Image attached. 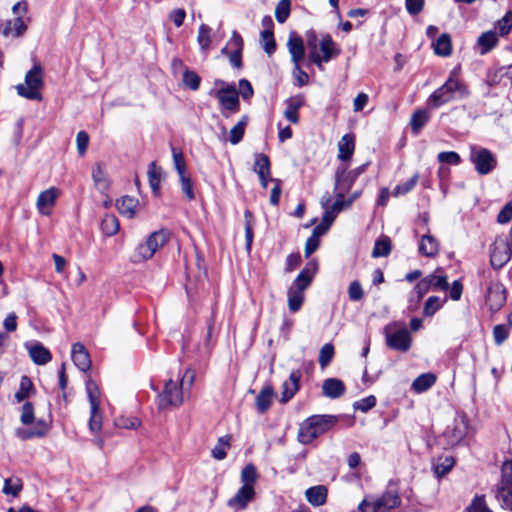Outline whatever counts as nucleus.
<instances>
[{"label": "nucleus", "mask_w": 512, "mask_h": 512, "mask_svg": "<svg viewBox=\"0 0 512 512\" xmlns=\"http://www.w3.org/2000/svg\"><path fill=\"white\" fill-rule=\"evenodd\" d=\"M291 1L281 0L275 8V17L279 23H284L290 15Z\"/></svg>", "instance_id": "obj_52"}, {"label": "nucleus", "mask_w": 512, "mask_h": 512, "mask_svg": "<svg viewBox=\"0 0 512 512\" xmlns=\"http://www.w3.org/2000/svg\"><path fill=\"white\" fill-rule=\"evenodd\" d=\"M247 123L248 117L244 115L241 117L238 123L231 128L229 133V141L232 145L238 144L243 139Z\"/></svg>", "instance_id": "obj_39"}, {"label": "nucleus", "mask_w": 512, "mask_h": 512, "mask_svg": "<svg viewBox=\"0 0 512 512\" xmlns=\"http://www.w3.org/2000/svg\"><path fill=\"white\" fill-rule=\"evenodd\" d=\"M101 230L106 236H113L119 230V221L116 216L106 214L101 221Z\"/></svg>", "instance_id": "obj_45"}, {"label": "nucleus", "mask_w": 512, "mask_h": 512, "mask_svg": "<svg viewBox=\"0 0 512 512\" xmlns=\"http://www.w3.org/2000/svg\"><path fill=\"white\" fill-rule=\"evenodd\" d=\"M368 163L362 164L359 167L347 171L346 166H339L335 172L334 190L349 191L356 179L366 171Z\"/></svg>", "instance_id": "obj_16"}, {"label": "nucleus", "mask_w": 512, "mask_h": 512, "mask_svg": "<svg viewBox=\"0 0 512 512\" xmlns=\"http://www.w3.org/2000/svg\"><path fill=\"white\" fill-rule=\"evenodd\" d=\"M322 392L324 396L336 399L344 394L345 385L340 379L328 378L322 384Z\"/></svg>", "instance_id": "obj_26"}, {"label": "nucleus", "mask_w": 512, "mask_h": 512, "mask_svg": "<svg viewBox=\"0 0 512 512\" xmlns=\"http://www.w3.org/2000/svg\"><path fill=\"white\" fill-rule=\"evenodd\" d=\"M418 178H419L418 174H415L413 177H411L406 182L397 185L392 192V196L398 197V196L405 195V194L409 193L416 186V184L418 182Z\"/></svg>", "instance_id": "obj_51"}, {"label": "nucleus", "mask_w": 512, "mask_h": 512, "mask_svg": "<svg viewBox=\"0 0 512 512\" xmlns=\"http://www.w3.org/2000/svg\"><path fill=\"white\" fill-rule=\"evenodd\" d=\"M316 268V263H308L306 267L298 274L291 286H293L295 290L302 291L304 293L305 289H307L312 282Z\"/></svg>", "instance_id": "obj_25"}, {"label": "nucleus", "mask_w": 512, "mask_h": 512, "mask_svg": "<svg viewBox=\"0 0 512 512\" xmlns=\"http://www.w3.org/2000/svg\"><path fill=\"white\" fill-rule=\"evenodd\" d=\"M34 420V406L31 402H25L21 408L20 421L23 425H31Z\"/></svg>", "instance_id": "obj_56"}, {"label": "nucleus", "mask_w": 512, "mask_h": 512, "mask_svg": "<svg viewBox=\"0 0 512 512\" xmlns=\"http://www.w3.org/2000/svg\"><path fill=\"white\" fill-rule=\"evenodd\" d=\"M427 277L430 280L429 282H431V287L434 289H439L442 291H447L449 289L447 276L438 274V270L435 273L428 275Z\"/></svg>", "instance_id": "obj_54"}, {"label": "nucleus", "mask_w": 512, "mask_h": 512, "mask_svg": "<svg viewBox=\"0 0 512 512\" xmlns=\"http://www.w3.org/2000/svg\"><path fill=\"white\" fill-rule=\"evenodd\" d=\"M138 206L139 201L131 196H123L116 202L119 213L130 219L135 217Z\"/></svg>", "instance_id": "obj_27"}, {"label": "nucleus", "mask_w": 512, "mask_h": 512, "mask_svg": "<svg viewBox=\"0 0 512 512\" xmlns=\"http://www.w3.org/2000/svg\"><path fill=\"white\" fill-rule=\"evenodd\" d=\"M391 252V240L387 236H382L379 239L376 240L372 256L374 258L378 257H386Z\"/></svg>", "instance_id": "obj_44"}, {"label": "nucleus", "mask_w": 512, "mask_h": 512, "mask_svg": "<svg viewBox=\"0 0 512 512\" xmlns=\"http://www.w3.org/2000/svg\"><path fill=\"white\" fill-rule=\"evenodd\" d=\"M288 307L290 312L295 313L300 310L304 302V293L302 291L295 290L293 286L288 289Z\"/></svg>", "instance_id": "obj_43"}, {"label": "nucleus", "mask_w": 512, "mask_h": 512, "mask_svg": "<svg viewBox=\"0 0 512 512\" xmlns=\"http://www.w3.org/2000/svg\"><path fill=\"white\" fill-rule=\"evenodd\" d=\"M261 39L263 42V49L268 54L271 55L276 50V42L274 39L273 31H262Z\"/></svg>", "instance_id": "obj_57"}, {"label": "nucleus", "mask_w": 512, "mask_h": 512, "mask_svg": "<svg viewBox=\"0 0 512 512\" xmlns=\"http://www.w3.org/2000/svg\"><path fill=\"white\" fill-rule=\"evenodd\" d=\"M376 403V397L370 395L368 397L360 399L359 401H356L353 406L355 410H359L365 413L371 410L373 407H375Z\"/></svg>", "instance_id": "obj_60"}, {"label": "nucleus", "mask_w": 512, "mask_h": 512, "mask_svg": "<svg viewBox=\"0 0 512 512\" xmlns=\"http://www.w3.org/2000/svg\"><path fill=\"white\" fill-rule=\"evenodd\" d=\"M471 431L468 416L464 412H458L454 418L453 424L444 432L447 442L454 446L460 444Z\"/></svg>", "instance_id": "obj_14"}, {"label": "nucleus", "mask_w": 512, "mask_h": 512, "mask_svg": "<svg viewBox=\"0 0 512 512\" xmlns=\"http://www.w3.org/2000/svg\"><path fill=\"white\" fill-rule=\"evenodd\" d=\"M496 28L500 36H506L510 33L512 29V11L506 12V14L497 21Z\"/></svg>", "instance_id": "obj_55"}, {"label": "nucleus", "mask_w": 512, "mask_h": 512, "mask_svg": "<svg viewBox=\"0 0 512 512\" xmlns=\"http://www.w3.org/2000/svg\"><path fill=\"white\" fill-rule=\"evenodd\" d=\"M338 422L334 415H313L304 420L299 427L298 440L302 444H310L316 438L333 428Z\"/></svg>", "instance_id": "obj_6"}, {"label": "nucleus", "mask_w": 512, "mask_h": 512, "mask_svg": "<svg viewBox=\"0 0 512 512\" xmlns=\"http://www.w3.org/2000/svg\"><path fill=\"white\" fill-rule=\"evenodd\" d=\"M71 357L74 364L79 370L86 372L91 367V359L89 352L82 343H74L72 345Z\"/></svg>", "instance_id": "obj_20"}, {"label": "nucleus", "mask_w": 512, "mask_h": 512, "mask_svg": "<svg viewBox=\"0 0 512 512\" xmlns=\"http://www.w3.org/2000/svg\"><path fill=\"white\" fill-rule=\"evenodd\" d=\"M230 438L225 436V437H220L218 439V442L217 444L215 445V447L212 449V456L217 459V460H223L225 459L226 455H227V449L230 447Z\"/></svg>", "instance_id": "obj_49"}, {"label": "nucleus", "mask_w": 512, "mask_h": 512, "mask_svg": "<svg viewBox=\"0 0 512 512\" xmlns=\"http://www.w3.org/2000/svg\"><path fill=\"white\" fill-rule=\"evenodd\" d=\"M26 30L27 24L23 20L22 16H18L14 20H9L4 24L2 34L6 37L10 35L20 37Z\"/></svg>", "instance_id": "obj_28"}, {"label": "nucleus", "mask_w": 512, "mask_h": 512, "mask_svg": "<svg viewBox=\"0 0 512 512\" xmlns=\"http://www.w3.org/2000/svg\"><path fill=\"white\" fill-rule=\"evenodd\" d=\"M200 81V77L194 71L187 70L183 74V83L193 91L199 88Z\"/></svg>", "instance_id": "obj_63"}, {"label": "nucleus", "mask_w": 512, "mask_h": 512, "mask_svg": "<svg viewBox=\"0 0 512 512\" xmlns=\"http://www.w3.org/2000/svg\"><path fill=\"white\" fill-rule=\"evenodd\" d=\"M86 391L90 402V407L93 409L100 408V392L97 384L89 379L86 381Z\"/></svg>", "instance_id": "obj_48"}, {"label": "nucleus", "mask_w": 512, "mask_h": 512, "mask_svg": "<svg viewBox=\"0 0 512 512\" xmlns=\"http://www.w3.org/2000/svg\"><path fill=\"white\" fill-rule=\"evenodd\" d=\"M306 43L309 62L315 64L320 70H323V63H328L340 54V50L329 34L322 35L318 40L316 32L311 29L306 32Z\"/></svg>", "instance_id": "obj_3"}, {"label": "nucleus", "mask_w": 512, "mask_h": 512, "mask_svg": "<svg viewBox=\"0 0 512 512\" xmlns=\"http://www.w3.org/2000/svg\"><path fill=\"white\" fill-rule=\"evenodd\" d=\"M253 170L255 173H257L258 176H263V174H271L269 157L262 153L256 154Z\"/></svg>", "instance_id": "obj_46"}, {"label": "nucleus", "mask_w": 512, "mask_h": 512, "mask_svg": "<svg viewBox=\"0 0 512 512\" xmlns=\"http://www.w3.org/2000/svg\"><path fill=\"white\" fill-rule=\"evenodd\" d=\"M35 388L31 379L24 375L21 377L18 391L15 393V399L17 402H22L25 399L35 394Z\"/></svg>", "instance_id": "obj_36"}, {"label": "nucleus", "mask_w": 512, "mask_h": 512, "mask_svg": "<svg viewBox=\"0 0 512 512\" xmlns=\"http://www.w3.org/2000/svg\"><path fill=\"white\" fill-rule=\"evenodd\" d=\"M434 51L440 56H449L452 52L451 38L449 34L444 33L439 36L437 41L434 43Z\"/></svg>", "instance_id": "obj_42"}, {"label": "nucleus", "mask_w": 512, "mask_h": 512, "mask_svg": "<svg viewBox=\"0 0 512 512\" xmlns=\"http://www.w3.org/2000/svg\"><path fill=\"white\" fill-rule=\"evenodd\" d=\"M182 192L185 194L187 200L191 201L195 198L193 183L191 178L187 175L179 176Z\"/></svg>", "instance_id": "obj_59"}, {"label": "nucleus", "mask_w": 512, "mask_h": 512, "mask_svg": "<svg viewBox=\"0 0 512 512\" xmlns=\"http://www.w3.org/2000/svg\"><path fill=\"white\" fill-rule=\"evenodd\" d=\"M273 397V389L270 386L264 387L256 397V407L260 413L266 412L271 403Z\"/></svg>", "instance_id": "obj_37"}, {"label": "nucleus", "mask_w": 512, "mask_h": 512, "mask_svg": "<svg viewBox=\"0 0 512 512\" xmlns=\"http://www.w3.org/2000/svg\"><path fill=\"white\" fill-rule=\"evenodd\" d=\"M172 156H173V163L174 167L178 173L179 176L186 174V163L183 156V153L176 149L175 147H172Z\"/></svg>", "instance_id": "obj_58"}, {"label": "nucleus", "mask_w": 512, "mask_h": 512, "mask_svg": "<svg viewBox=\"0 0 512 512\" xmlns=\"http://www.w3.org/2000/svg\"><path fill=\"white\" fill-rule=\"evenodd\" d=\"M43 87V69L39 64H35L25 75V82L18 84L16 90L18 95L28 100L42 99L41 88Z\"/></svg>", "instance_id": "obj_10"}, {"label": "nucleus", "mask_w": 512, "mask_h": 512, "mask_svg": "<svg viewBox=\"0 0 512 512\" xmlns=\"http://www.w3.org/2000/svg\"><path fill=\"white\" fill-rule=\"evenodd\" d=\"M197 42L201 50L206 51L211 43V28L206 24H201L198 30Z\"/></svg>", "instance_id": "obj_50"}, {"label": "nucleus", "mask_w": 512, "mask_h": 512, "mask_svg": "<svg viewBox=\"0 0 512 512\" xmlns=\"http://www.w3.org/2000/svg\"><path fill=\"white\" fill-rule=\"evenodd\" d=\"M169 240V232L161 229L152 232L145 241L139 243L133 250L130 261L134 264L143 263L151 259Z\"/></svg>", "instance_id": "obj_8"}, {"label": "nucleus", "mask_w": 512, "mask_h": 512, "mask_svg": "<svg viewBox=\"0 0 512 512\" xmlns=\"http://www.w3.org/2000/svg\"><path fill=\"white\" fill-rule=\"evenodd\" d=\"M454 463L452 456H441L433 464L434 473L437 477H442L453 468Z\"/></svg>", "instance_id": "obj_40"}, {"label": "nucleus", "mask_w": 512, "mask_h": 512, "mask_svg": "<svg viewBox=\"0 0 512 512\" xmlns=\"http://www.w3.org/2000/svg\"><path fill=\"white\" fill-rule=\"evenodd\" d=\"M305 105V97L302 94L290 97L286 101V108L284 110V117L291 123L297 124L299 122L298 110Z\"/></svg>", "instance_id": "obj_24"}, {"label": "nucleus", "mask_w": 512, "mask_h": 512, "mask_svg": "<svg viewBox=\"0 0 512 512\" xmlns=\"http://www.w3.org/2000/svg\"><path fill=\"white\" fill-rule=\"evenodd\" d=\"M195 377V371L187 369L180 383L172 379L166 381L163 391L158 396L159 408L179 407L184 399L190 396Z\"/></svg>", "instance_id": "obj_2"}, {"label": "nucleus", "mask_w": 512, "mask_h": 512, "mask_svg": "<svg viewBox=\"0 0 512 512\" xmlns=\"http://www.w3.org/2000/svg\"><path fill=\"white\" fill-rule=\"evenodd\" d=\"M244 221H245V240H246V249L250 251L252 242H253V226H254V216L250 210H245L244 212Z\"/></svg>", "instance_id": "obj_47"}, {"label": "nucleus", "mask_w": 512, "mask_h": 512, "mask_svg": "<svg viewBox=\"0 0 512 512\" xmlns=\"http://www.w3.org/2000/svg\"><path fill=\"white\" fill-rule=\"evenodd\" d=\"M355 149V137L351 134H345L338 143V158L342 161L349 160Z\"/></svg>", "instance_id": "obj_30"}, {"label": "nucleus", "mask_w": 512, "mask_h": 512, "mask_svg": "<svg viewBox=\"0 0 512 512\" xmlns=\"http://www.w3.org/2000/svg\"><path fill=\"white\" fill-rule=\"evenodd\" d=\"M470 161L474 164L475 170L480 175H487L497 166L494 154L482 147H471Z\"/></svg>", "instance_id": "obj_15"}, {"label": "nucleus", "mask_w": 512, "mask_h": 512, "mask_svg": "<svg viewBox=\"0 0 512 512\" xmlns=\"http://www.w3.org/2000/svg\"><path fill=\"white\" fill-rule=\"evenodd\" d=\"M257 470L253 464L246 465L241 471L242 486L235 495L227 501V506L234 512L245 510L250 502L255 499V483L257 481Z\"/></svg>", "instance_id": "obj_4"}, {"label": "nucleus", "mask_w": 512, "mask_h": 512, "mask_svg": "<svg viewBox=\"0 0 512 512\" xmlns=\"http://www.w3.org/2000/svg\"><path fill=\"white\" fill-rule=\"evenodd\" d=\"M490 263L498 270L508 263L512 256V245L506 234L497 235L489 248Z\"/></svg>", "instance_id": "obj_11"}, {"label": "nucleus", "mask_w": 512, "mask_h": 512, "mask_svg": "<svg viewBox=\"0 0 512 512\" xmlns=\"http://www.w3.org/2000/svg\"><path fill=\"white\" fill-rule=\"evenodd\" d=\"M496 498L505 509L512 511V461H505L501 467V481Z\"/></svg>", "instance_id": "obj_13"}, {"label": "nucleus", "mask_w": 512, "mask_h": 512, "mask_svg": "<svg viewBox=\"0 0 512 512\" xmlns=\"http://www.w3.org/2000/svg\"><path fill=\"white\" fill-rule=\"evenodd\" d=\"M481 277V285L485 289V304L489 311L497 312L506 303V289L504 285L499 281L498 274L495 271L484 270Z\"/></svg>", "instance_id": "obj_5"}, {"label": "nucleus", "mask_w": 512, "mask_h": 512, "mask_svg": "<svg viewBox=\"0 0 512 512\" xmlns=\"http://www.w3.org/2000/svg\"><path fill=\"white\" fill-rule=\"evenodd\" d=\"M22 489V480L18 477H10L4 480L2 492L7 496L17 497Z\"/></svg>", "instance_id": "obj_41"}, {"label": "nucleus", "mask_w": 512, "mask_h": 512, "mask_svg": "<svg viewBox=\"0 0 512 512\" xmlns=\"http://www.w3.org/2000/svg\"><path fill=\"white\" fill-rule=\"evenodd\" d=\"M161 177H162L161 167H158L155 162L150 163V165L148 167V180H149V185L154 194L159 193Z\"/></svg>", "instance_id": "obj_38"}, {"label": "nucleus", "mask_w": 512, "mask_h": 512, "mask_svg": "<svg viewBox=\"0 0 512 512\" xmlns=\"http://www.w3.org/2000/svg\"><path fill=\"white\" fill-rule=\"evenodd\" d=\"M301 379V372L294 370L291 372L289 378L282 384L281 402L287 403L299 390V381Z\"/></svg>", "instance_id": "obj_23"}, {"label": "nucleus", "mask_w": 512, "mask_h": 512, "mask_svg": "<svg viewBox=\"0 0 512 512\" xmlns=\"http://www.w3.org/2000/svg\"><path fill=\"white\" fill-rule=\"evenodd\" d=\"M334 356V346L331 343H326L322 346L319 352L318 361L322 368L328 366Z\"/></svg>", "instance_id": "obj_53"}, {"label": "nucleus", "mask_w": 512, "mask_h": 512, "mask_svg": "<svg viewBox=\"0 0 512 512\" xmlns=\"http://www.w3.org/2000/svg\"><path fill=\"white\" fill-rule=\"evenodd\" d=\"M386 345L396 351L407 352L412 343L409 331L398 323H392L385 327Z\"/></svg>", "instance_id": "obj_12"}, {"label": "nucleus", "mask_w": 512, "mask_h": 512, "mask_svg": "<svg viewBox=\"0 0 512 512\" xmlns=\"http://www.w3.org/2000/svg\"><path fill=\"white\" fill-rule=\"evenodd\" d=\"M25 347L32 361L37 365H45L52 359L50 351L40 342L26 343Z\"/></svg>", "instance_id": "obj_22"}, {"label": "nucleus", "mask_w": 512, "mask_h": 512, "mask_svg": "<svg viewBox=\"0 0 512 512\" xmlns=\"http://www.w3.org/2000/svg\"><path fill=\"white\" fill-rule=\"evenodd\" d=\"M438 251V241L432 235H424L419 244V253L427 257H434Z\"/></svg>", "instance_id": "obj_35"}, {"label": "nucleus", "mask_w": 512, "mask_h": 512, "mask_svg": "<svg viewBox=\"0 0 512 512\" xmlns=\"http://www.w3.org/2000/svg\"><path fill=\"white\" fill-rule=\"evenodd\" d=\"M443 301L437 296H430L425 303L424 313L427 316H432L437 310L442 307Z\"/></svg>", "instance_id": "obj_61"}, {"label": "nucleus", "mask_w": 512, "mask_h": 512, "mask_svg": "<svg viewBox=\"0 0 512 512\" xmlns=\"http://www.w3.org/2000/svg\"><path fill=\"white\" fill-rule=\"evenodd\" d=\"M59 195L60 190L56 187L42 191L36 201V207L39 213L45 216L50 215Z\"/></svg>", "instance_id": "obj_18"}, {"label": "nucleus", "mask_w": 512, "mask_h": 512, "mask_svg": "<svg viewBox=\"0 0 512 512\" xmlns=\"http://www.w3.org/2000/svg\"><path fill=\"white\" fill-rule=\"evenodd\" d=\"M307 501L313 506H321L327 498V489L323 485L313 486L306 490Z\"/></svg>", "instance_id": "obj_32"}, {"label": "nucleus", "mask_w": 512, "mask_h": 512, "mask_svg": "<svg viewBox=\"0 0 512 512\" xmlns=\"http://www.w3.org/2000/svg\"><path fill=\"white\" fill-rule=\"evenodd\" d=\"M92 179L96 189L101 192L108 190L110 181L103 164L97 163L92 169Z\"/></svg>", "instance_id": "obj_31"}, {"label": "nucleus", "mask_w": 512, "mask_h": 512, "mask_svg": "<svg viewBox=\"0 0 512 512\" xmlns=\"http://www.w3.org/2000/svg\"><path fill=\"white\" fill-rule=\"evenodd\" d=\"M436 379L433 373H423L413 381L411 388L416 393H423L435 384Z\"/></svg>", "instance_id": "obj_34"}, {"label": "nucleus", "mask_w": 512, "mask_h": 512, "mask_svg": "<svg viewBox=\"0 0 512 512\" xmlns=\"http://www.w3.org/2000/svg\"><path fill=\"white\" fill-rule=\"evenodd\" d=\"M335 191V201L330 205V196L325 195L321 198V205L325 209L326 219L325 221H334L337 215L343 211L344 209L349 208V205H346L345 194L347 191L344 190H334Z\"/></svg>", "instance_id": "obj_17"}, {"label": "nucleus", "mask_w": 512, "mask_h": 512, "mask_svg": "<svg viewBox=\"0 0 512 512\" xmlns=\"http://www.w3.org/2000/svg\"><path fill=\"white\" fill-rule=\"evenodd\" d=\"M50 422L45 419H38L32 428L18 429L16 434L21 440H28L32 438H42L50 430Z\"/></svg>", "instance_id": "obj_19"}, {"label": "nucleus", "mask_w": 512, "mask_h": 512, "mask_svg": "<svg viewBox=\"0 0 512 512\" xmlns=\"http://www.w3.org/2000/svg\"><path fill=\"white\" fill-rule=\"evenodd\" d=\"M214 84L221 87L218 90H211L209 94L219 101L222 115L228 118L230 114L237 113L240 110V102L235 84H227L220 79H217Z\"/></svg>", "instance_id": "obj_9"}, {"label": "nucleus", "mask_w": 512, "mask_h": 512, "mask_svg": "<svg viewBox=\"0 0 512 512\" xmlns=\"http://www.w3.org/2000/svg\"><path fill=\"white\" fill-rule=\"evenodd\" d=\"M287 48L291 55V61L293 64L300 63L304 59V42L303 39L296 32H291L289 34Z\"/></svg>", "instance_id": "obj_21"}, {"label": "nucleus", "mask_w": 512, "mask_h": 512, "mask_svg": "<svg viewBox=\"0 0 512 512\" xmlns=\"http://www.w3.org/2000/svg\"><path fill=\"white\" fill-rule=\"evenodd\" d=\"M468 512H493L486 504L484 496H476L470 506Z\"/></svg>", "instance_id": "obj_64"}, {"label": "nucleus", "mask_w": 512, "mask_h": 512, "mask_svg": "<svg viewBox=\"0 0 512 512\" xmlns=\"http://www.w3.org/2000/svg\"><path fill=\"white\" fill-rule=\"evenodd\" d=\"M498 35L495 31H487L482 33L478 39L477 44L480 49V54L485 55L489 53L498 44Z\"/></svg>", "instance_id": "obj_29"}, {"label": "nucleus", "mask_w": 512, "mask_h": 512, "mask_svg": "<svg viewBox=\"0 0 512 512\" xmlns=\"http://www.w3.org/2000/svg\"><path fill=\"white\" fill-rule=\"evenodd\" d=\"M430 119V113L427 109H417L410 120V126L413 134L418 135L422 128Z\"/></svg>", "instance_id": "obj_33"}, {"label": "nucleus", "mask_w": 512, "mask_h": 512, "mask_svg": "<svg viewBox=\"0 0 512 512\" xmlns=\"http://www.w3.org/2000/svg\"><path fill=\"white\" fill-rule=\"evenodd\" d=\"M348 296L351 301H360L364 297V291L359 281L354 280L348 288Z\"/></svg>", "instance_id": "obj_62"}, {"label": "nucleus", "mask_w": 512, "mask_h": 512, "mask_svg": "<svg viewBox=\"0 0 512 512\" xmlns=\"http://www.w3.org/2000/svg\"><path fill=\"white\" fill-rule=\"evenodd\" d=\"M396 488L389 486L380 496H366L358 505L360 512H390L401 505Z\"/></svg>", "instance_id": "obj_7"}, {"label": "nucleus", "mask_w": 512, "mask_h": 512, "mask_svg": "<svg viewBox=\"0 0 512 512\" xmlns=\"http://www.w3.org/2000/svg\"><path fill=\"white\" fill-rule=\"evenodd\" d=\"M469 95L468 86L460 79V68L456 67L450 72L445 83L429 96L427 105L438 108L455 99H465Z\"/></svg>", "instance_id": "obj_1"}]
</instances>
